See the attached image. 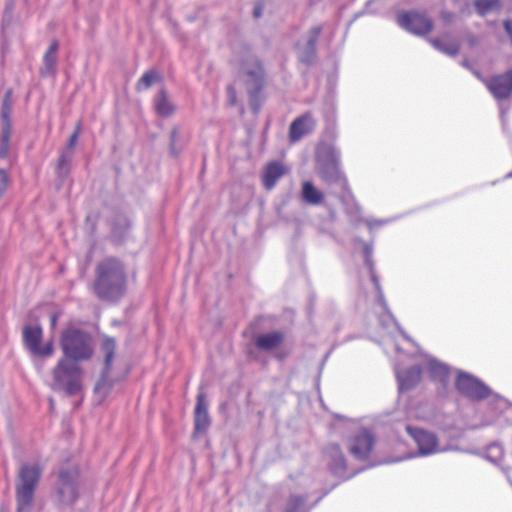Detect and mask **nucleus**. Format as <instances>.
<instances>
[{
	"label": "nucleus",
	"instance_id": "f257e3e1",
	"mask_svg": "<svg viewBox=\"0 0 512 512\" xmlns=\"http://www.w3.org/2000/svg\"><path fill=\"white\" fill-rule=\"evenodd\" d=\"M455 387L459 394L471 401H482L490 397L488 406L494 419L484 421L482 427L498 422L512 423V403L498 394L492 395L491 389L479 378L468 372L458 371Z\"/></svg>",
	"mask_w": 512,
	"mask_h": 512
},
{
	"label": "nucleus",
	"instance_id": "f03ea898",
	"mask_svg": "<svg viewBox=\"0 0 512 512\" xmlns=\"http://www.w3.org/2000/svg\"><path fill=\"white\" fill-rule=\"evenodd\" d=\"M92 291L99 300L109 303H118L126 295L127 273L120 259L106 257L96 265Z\"/></svg>",
	"mask_w": 512,
	"mask_h": 512
},
{
	"label": "nucleus",
	"instance_id": "7ed1b4c3",
	"mask_svg": "<svg viewBox=\"0 0 512 512\" xmlns=\"http://www.w3.org/2000/svg\"><path fill=\"white\" fill-rule=\"evenodd\" d=\"M341 152L332 145H323L318 147L316 152L317 169L321 179L328 185H338L340 193L339 199L344 203L353 195L349 189L348 180L340 169Z\"/></svg>",
	"mask_w": 512,
	"mask_h": 512
},
{
	"label": "nucleus",
	"instance_id": "20e7f679",
	"mask_svg": "<svg viewBox=\"0 0 512 512\" xmlns=\"http://www.w3.org/2000/svg\"><path fill=\"white\" fill-rule=\"evenodd\" d=\"M42 474L43 467L37 462H24L19 466L15 480L16 512H32Z\"/></svg>",
	"mask_w": 512,
	"mask_h": 512
},
{
	"label": "nucleus",
	"instance_id": "39448f33",
	"mask_svg": "<svg viewBox=\"0 0 512 512\" xmlns=\"http://www.w3.org/2000/svg\"><path fill=\"white\" fill-rule=\"evenodd\" d=\"M83 479L77 465L61 466L53 485L54 501L59 507H72L79 500Z\"/></svg>",
	"mask_w": 512,
	"mask_h": 512
},
{
	"label": "nucleus",
	"instance_id": "423d86ee",
	"mask_svg": "<svg viewBox=\"0 0 512 512\" xmlns=\"http://www.w3.org/2000/svg\"><path fill=\"white\" fill-rule=\"evenodd\" d=\"M357 243H360L362 245V252H363V258H364V264L368 269L370 279L374 285V288L377 293V303L383 310V314L380 316V322L383 326L387 327L389 326V322L393 323L398 331L401 333V335L408 340L409 342H413L412 339L406 334V332L401 328V326L396 321L394 315L390 311L388 307V303L385 299L384 292L380 283L379 276L377 275L376 268H375V261L373 258V252H374V241L373 239L370 242L363 241L361 238L357 237L355 239Z\"/></svg>",
	"mask_w": 512,
	"mask_h": 512
},
{
	"label": "nucleus",
	"instance_id": "0eeeda50",
	"mask_svg": "<svg viewBox=\"0 0 512 512\" xmlns=\"http://www.w3.org/2000/svg\"><path fill=\"white\" fill-rule=\"evenodd\" d=\"M60 346L63 351L61 359L74 363L87 361L93 355V340L91 335L79 328H67L62 331Z\"/></svg>",
	"mask_w": 512,
	"mask_h": 512
},
{
	"label": "nucleus",
	"instance_id": "6e6552de",
	"mask_svg": "<svg viewBox=\"0 0 512 512\" xmlns=\"http://www.w3.org/2000/svg\"><path fill=\"white\" fill-rule=\"evenodd\" d=\"M52 378L51 389L63 391L68 396L76 395L82 388V369L68 359H59L52 370Z\"/></svg>",
	"mask_w": 512,
	"mask_h": 512
},
{
	"label": "nucleus",
	"instance_id": "1a4fd4ad",
	"mask_svg": "<svg viewBox=\"0 0 512 512\" xmlns=\"http://www.w3.org/2000/svg\"><path fill=\"white\" fill-rule=\"evenodd\" d=\"M242 69L246 75L250 106L256 112L259 109L260 93L265 86V70L259 58L250 53L243 59Z\"/></svg>",
	"mask_w": 512,
	"mask_h": 512
},
{
	"label": "nucleus",
	"instance_id": "9d476101",
	"mask_svg": "<svg viewBox=\"0 0 512 512\" xmlns=\"http://www.w3.org/2000/svg\"><path fill=\"white\" fill-rule=\"evenodd\" d=\"M405 430L417 447L416 456L427 457L450 450H461L450 445L441 446L438 436L427 429L407 424Z\"/></svg>",
	"mask_w": 512,
	"mask_h": 512
},
{
	"label": "nucleus",
	"instance_id": "9b49d317",
	"mask_svg": "<svg viewBox=\"0 0 512 512\" xmlns=\"http://www.w3.org/2000/svg\"><path fill=\"white\" fill-rule=\"evenodd\" d=\"M397 23L402 29L417 36H426L434 28L432 19L425 12L414 9L399 12Z\"/></svg>",
	"mask_w": 512,
	"mask_h": 512
},
{
	"label": "nucleus",
	"instance_id": "f8f14e48",
	"mask_svg": "<svg viewBox=\"0 0 512 512\" xmlns=\"http://www.w3.org/2000/svg\"><path fill=\"white\" fill-rule=\"evenodd\" d=\"M321 32V25L313 26L306 35L296 42L295 52L299 63L305 66H312L317 61L316 44Z\"/></svg>",
	"mask_w": 512,
	"mask_h": 512
},
{
	"label": "nucleus",
	"instance_id": "ddd939ff",
	"mask_svg": "<svg viewBox=\"0 0 512 512\" xmlns=\"http://www.w3.org/2000/svg\"><path fill=\"white\" fill-rule=\"evenodd\" d=\"M323 459L331 474L343 480L352 478L358 472H348L345 455L338 444L327 445L323 450Z\"/></svg>",
	"mask_w": 512,
	"mask_h": 512
},
{
	"label": "nucleus",
	"instance_id": "4468645a",
	"mask_svg": "<svg viewBox=\"0 0 512 512\" xmlns=\"http://www.w3.org/2000/svg\"><path fill=\"white\" fill-rule=\"evenodd\" d=\"M43 330L41 326L26 325L23 328V340L26 348L34 355L39 357H49L54 352L53 341L41 345Z\"/></svg>",
	"mask_w": 512,
	"mask_h": 512
},
{
	"label": "nucleus",
	"instance_id": "2eb2a0df",
	"mask_svg": "<svg viewBox=\"0 0 512 512\" xmlns=\"http://www.w3.org/2000/svg\"><path fill=\"white\" fill-rule=\"evenodd\" d=\"M100 350L105 357L104 368L99 380L95 385L94 390L95 392H100L102 390L107 392L112 387V382L109 379V374L112 369V362L115 356L116 340L113 337L104 336L100 344Z\"/></svg>",
	"mask_w": 512,
	"mask_h": 512
},
{
	"label": "nucleus",
	"instance_id": "dca6fc26",
	"mask_svg": "<svg viewBox=\"0 0 512 512\" xmlns=\"http://www.w3.org/2000/svg\"><path fill=\"white\" fill-rule=\"evenodd\" d=\"M375 436L367 428L357 431L349 443L350 454L358 461H366L371 455L375 446Z\"/></svg>",
	"mask_w": 512,
	"mask_h": 512
},
{
	"label": "nucleus",
	"instance_id": "f3484780",
	"mask_svg": "<svg viewBox=\"0 0 512 512\" xmlns=\"http://www.w3.org/2000/svg\"><path fill=\"white\" fill-rule=\"evenodd\" d=\"M424 367L430 380L440 384L438 394L445 395L450 383L451 367L431 355H425Z\"/></svg>",
	"mask_w": 512,
	"mask_h": 512
},
{
	"label": "nucleus",
	"instance_id": "a211bd4d",
	"mask_svg": "<svg viewBox=\"0 0 512 512\" xmlns=\"http://www.w3.org/2000/svg\"><path fill=\"white\" fill-rule=\"evenodd\" d=\"M80 133L81 124L78 123L73 133L69 137L67 145L62 149L60 153L56 167V174L61 180H64L70 173L71 161L74 154L73 149L77 144Z\"/></svg>",
	"mask_w": 512,
	"mask_h": 512
},
{
	"label": "nucleus",
	"instance_id": "6ab92c4d",
	"mask_svg": "<svg viewBox=\"0 0 512 512\" xmlns=\"http://www.w3.org/2000/svg\"><path fill=\"white\" fill-rule=\"evenodd\" d=\"M316 128V120L311 112L295 118L289 127V141L298 142L302 137L312 133Z\"/></svg>",
	"mask_w": 512,
	"mask_h": 512
},
{
	"label": "nucleus",
	"instance_id": "aec40b11",
	"mask_svg": "<svg viewBox=\"0 0 512 512\" xmlns=\"http://www.w3.org/2000/svg\"><path fill=\"white\" fill-rule=\"evenodd\" d=\"M487 87L497 100L508 99L512 95V69L493 76L487 83Z\"/></svg>",
	"mask_w": 512,
	"mask_h": 512
},
{
	"label": "nucleus",
	"instance_id": "412c9836",
	"mask_svg": "<svg viewBox=\"0 0 512 512\" xmlns=\"http://www.w3.org/2000/svg\"><path fill=\"white\" fill-rule=\"evenodd\" d=\"M394 372L400 393L413 389L421 380L422 369L419 365H413L405 369L395 366Z\"/></svg>",
	"mask_w": 512,
	"mask_h": 512
},
{
	"label": "nucleus",
	"instance_id": "4be33fe9",
	"mask_svg": "<svg viewBox=\"0 0 512 512\" xmlns=\"http://www.w3.org/2000/svg\"><path fill=\"white\" fill-rule=\"evenodd\" d=\"M352 207L348 204L346 205V211L351 216L354 224L365 223L370 233L373 234L374 231L380 227L391 224L396 220L400 219V216L388 217L383 219H374V218H364L361 216V207L354 201Z\"/></svg>",
	"mask_w": 512,
	"mask_h": 512
},
{
	"label": "nucleus",
	"instance_id": "5701e85b",
	"mask_svg": "<svg viewBox=\"0 0 512 512\" xmlns=\"http://www.w3.org/2000/svg\"><path fill=\"white\" fill-rule=\"evenodd\" d=\"M211 425V418L208 413V405L204 393L197 395L194 410V435L203 434Z\"/></svg>",
	"mask_w": 512,
	"mask_h": 512
},
{
	"label": "nucleus",
	"instance_id": "b1692460",
	"mask_svg": "<svg viewBox=\"0 0 512 512\" xmlns=\"http://www.w3.org/2000/svg\"><path fill=\"white\" fill-rule=\"evenodd\" d=\"M328 492H325L323 495H321L315 503H313L311 506L308 505L307 499L308 494L307 493H298V492H292L290 493L284 508L283 512H310L311 509L322 499L323 496H325Z\"/></svg>",
	"mask_w": 512,
	"mask_h": 512
},
{
	"label": "nucleus",
	"instance_id": "393cba45",
	"mask_svg": "<svg viewBox=\"0 0 512 512\" xmlns=\"http://www.w3.org/2000/svg\"><path fill=\"white\" fill-rule=\"evenodd\" d=\"M284 165L279 161L269 162L263 169L262 182L267 190L275 187L277 181L285 174Z\"/></svg>",
	"mask_w": 512,
	"mask_h": 512
},
{
	"label": "nucleus",
	"instance_id": "a878e982",
	"mask_svg": "<svg viewBox=\"0 0 512 512\" xmlns=\"http://www.w3.org/2000/svg\"><path fill=\"white\" fill-rule=\"evenodd\" d=\"M58 49L59 42L57 40L52 41L43 57L42 76L48 77L56 74Z\"/></svg>",
	"mask_w": 512,
	"mask_h": 512
},
{
	"label": "nucleus",
	"instance_id": "bb28decb",
	"mask_svg": "<svg viewBox=\"0 0 512 512\" xmlns=\"http://www.w3.org/2000/svg\"><path fill=\"white\" fill-rule=\"evenodd\" d=\"M284 341V335L280 331H272L261 334L255 338V345L263 351H271L279 347Z\"/></svg>",
	"mask_w": 512,
	"mask_h": 512
},
{
	"label": "nucleus",
	"instance_id": "cd10ccee",
	"mask_svg": "<svg viewBox=\"0 0 512 512\" xmlns=\"http://www.w3.org/2000/svg\"><path fill=\"white\" fill-rule=\"evenodd\" d=\"M467 452L481 456L494 465L500 464L504 457V449L499 442H492L484 451L468 450Z\"/></svg>",
	"mask_w": 512,
	"mask_h": 512
},
{
	"label": "nucleus",
	"instance_id": "c85d7f7f",
	"mask_svg": "<svg viewBox=\"0 0 512 512\" xmlns=\"http://www.w3.org/2000/svg\"><path fill=\"white\" fill-rule=\"evenodd\" d=\"M301 198L305 203L316 206L323 202L324 194L311 181H304L301 187Z\"/></svg>",
	"mask_w": 512,
	"mask_h": 512
},
{
	"label": "nucleus",
	"instance_id": "c756f323",
	"mask_svg": "<svg viewBox=\"0 0 512 512\" xmlns=\"http://www.w3.org/2000/svg\"><path fill=\"white\" fill-rule=\"evenodd\" d=\"M154 106L156 112L161 117H169L173 114L175 107L169 101L167 93L164 89L160 90L154 98Z\"/></svg>",
	"mask_w": 512,
	"mask_h": 512
},
{
	"label": "nucleus",
	"instance_id": "7c9ffc66",
	"mask_svg": "<svg viewBox=\"0 0 512 512\" xmlns=\"http://www.w3.org/2000/svg\"><path fill=\"white\" fill-rule=\"evenodd\" d=\"M15 7V0H6L5 9L3 12L2 22H1V29L3 35H8L13 26L16 24V20L13 15Z\"/></svg>",
	"mask_w": 512,
	"mask_h": 512
},
{
	"label": "nucleus",
	"instance_id": "2f4dec72",
	"mask_svg": "<svg viewBox=\"0 0 512 512\" xmlns=\"http://www.w3.org/2000/svg\"><path fill=\"white\" fill-rule=\"evenodd\" d=\"M429 43L439 52L454 57L459 53L460 47L457 43L446 42L439 38H429Z\"/></svg>",
	"mask_w": 512,
	"mask_h": 512
},
{
	"label": "nucleus",
	"instance_id": "473e14b6",
	"mask_svg": "<svg viewBox=\"0 0 512 512\" xmlns=\"http://www.w3.org/2000/svg\"><path fill=\"white\" fill-rule=\"evenodd\" d=\"M130 221L126 216L119 215L116 217L113 227H112V235L113 237L121 242L126 236L127 231L130 228Z\"/></svg>",
	"mask_w": 512,
	"mask_h": 512
},
{
	"label": "nucleus",
	"instance_id": "72a5a7b5",
	"mask_svg": "<svg viewBox=\"0 0 512 512\" xmlns=\"http://www.w3.org/2000/svg\"><path fill=\"white\" fill-rule=\"evenodd\" d=\"M11 90H8L1 103V127H12L11 113H12V101H11Z\"/></svg>",
	"mask_w": 512,
	"mask_h": 512
},
{
	"label": "nucleus",
	"instance_id": "f704fd0d",
	"mask_svg": "<svg viewBox=\"0 0 512 512\" xmlns=\"http://www.w3.org/2000/svg\"><path fill=\"white\" fill-rule=\"evenodd\" d=\"M501 6L500 0H475L474 7L480 16H485L494 9Z\"/></svg>",
	"mask_w": 512,
	"mask_h": 512
},
{
	"label": "nucleus",
	"instance_id": "c9c22d12",
	"mask_svg": "<svg viewBox=\"0 0 512 512\" xmlns=\"http://www.w3.org/2000/svg\"><path fill=\"white\" fill-rule=\"evenodd\" d=\"M12 127H1L0 135V158L6 159L10 153V138Z\"/></svg>",
	"mask_w": 512,
	"mask_h": 512
},
{
	"label": "nucleus",
	"instance_id": "e433bc0d",
	"mask_svg": "<svg viewBox=\"0 0 512 512\" xmlns=\"http://www.w3.org/2000/svg\"><path fill=\"white\" fill-rule=\"evenodd\" d=\"M156 79H157L156 72H154V71H147L139 79V81L137 83V88L139 90L147 89L156 81Z\"/></svg>",
	"mask_w": 512,
	"mask_h": 512
},
{
	"label": "nucleus",
	"instance_id": "4c0bfd02",
	"mask_svg": "<svg viewBox=\"0 0 512 512\" xmlns=\"http://www.w3.org/2000/svg\"><path fill=\"white\" fill-rule=\"evenodd\" d=\"M177 137H178V129L173 128L170 133V152L173 156H177L180 151L176 145Z\"/></svg>",
	"mask_w": 512,
	"mask_h": 512
},
{
	"label": "nucleus",
	"instance_id": "58836bf2",
	"mask_svg": "<svg viewBox=\"0 0 512 512\" xmlns=\"http://www.w3.org/2000/svg\"><path fill=\"white\" fill-rule=\"evenodd\" d=\"M9 183V177L4 169H0V197L5 193Z\"/></svg>",
	"mask_w": 512,
	"mask_h": 512
},
{
	"label": "nucleus",
	"instance_id": "ea45409f",
	"mask_svg": "<svg viewBox=\"0 0 512 512\" xmlns=\"http://www.w3.org/2000/svg\"><path fill=\"white\" fill-rule=\"evenodd\" d=\"M503 28L505 33L510 39V43L512 45V19H505L503 20Z\"/></svg>",
	"mask_w": 512,
	"mask_h": 512
},
{
	"label": "nucleus",
	"instance_id": "a19ab883",
	"mask_svg": "<svg viewBox=\"0 0 512 512\" xmlns=\"http://www.w3.org/2000/svg\"><path fill=\"white\" fill-rule=\"evenodd\" d=\"M227 94H228L229 104L231 106H234L236 104V91H235V88L233 87V85H229L227 87Z\"/></svg>",
	"mask_w": 512,
	"mask_h": 512
},
{
	"label": "nucleus",
	"instance_id": "79ce46f5",
	"mask_svg": "<svg viewBox=\"0 0 512 512\" xmlns=\"http://www.w3.org/2000/svg\"><path fill=\"white\" fill-rule=\"evenodd\" d=\"M500 118H501V123H502V128H503V131L505 133H508V130H507V121H506V117H505V114L507 113L508 111V108L505 109L503 107V105H500Z\"/></svg>",
	"mask_w": 512,
	"mask_h": 512
},
{
	"label": "nucleus",
	"instance_id": "37998d69",
	"mask_svg": "<svg viewBox=\"0 0 512 512\" xmlns=\"http://www.w3.org/2000/svg\"><path fill=\"white\" fill-rule=\"evenodd\" d=\"M262 14H263V7L261 6V4L258 3L254 7L253 15L255 18H259L262 16Z\"/></svg>",
	"mask_w": 512,
	"mask_h": 512
},
{
	"label": "nucleus",
	"instance_id": "c03bdc74",
	"mask_svg": "<svg viewBox=\"0 0 512 512\" xmlns=\"http://www.w3.org/2000/svg\"><path fill=\"white\" fill-rule=\"evenodd\" d=\"M441 17L444 21L449 22L454 17L453 13L450 12H442Z\"/></svg>",
	"mask_w": 512,
	"mask_h": 512
},
{
	"label": "nucleus",
	"instance_id": "a18cd8bd",
	"mask_svg": "<svg viewBox=\"0 0 512 512\" xmlns=\"http://www.w3.org/2000/svg\"><path fill=\"white\" fill-rule=\"evenodd\" d=\"M386 463H390V461H380V462H372L371 465H369L368 467H374L376 465H380V464H386Z\"/></svg>",
	"mask_w": 512,
	"mask_h": 512
},
{
	"label": "nucleus",
	"instance_id": "49530a36",
	"mask_svg": "<svg viewBox=\"0 0 512 512\" xmlns=\"http://www.w3.org/2000/svg\"><path fill=\"white\" fill-rule=\"evenodd\" d=\"M505 178H512V172H509V173L505 176Z\"/></svg>",
	"mask_w": 512,
	"mask_h": 512
},
{
	"label": "nucleus",
	"instance_id": "de8ad7c7",
	"mask_svg": "<svg viewBox=\"0 0 512 512\" xmlns=\"http://www.w3.org/2000/svg\"><path fill=\"white\" fill-rule=\"evenodd\" d=\"M463 65H464L465 67H468V64H467V62H466V61H464V62H463Z\"/></svg>",
	"mask_w": 512,
	"mask_h": 512
},
{
	"label": "nucleus",
	"instance_id": "09e8293b",
	"mask_svg": "<svg viewBox=\"0 0 512 512\" xmlns=\"http://www.w3.org/2000/svg\"><path fill=\"white\" fill-rule=\"evenodd\" d=\"M50 405L53 406V399H50Z\"/></svg>",
	"mask_w": 512,
	"mask_h": 512
}]
</instances>
